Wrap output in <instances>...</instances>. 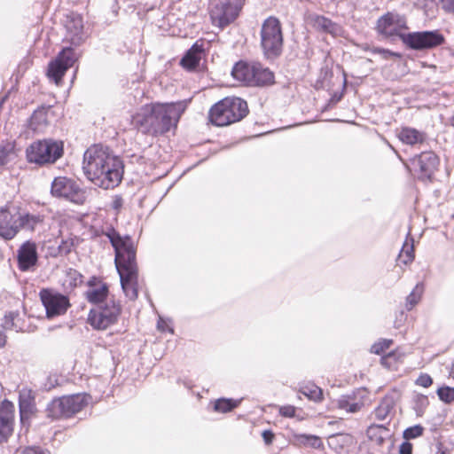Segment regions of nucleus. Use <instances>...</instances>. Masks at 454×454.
Listing matches in <instances>:
<instances>
[{
  "label": "nucleus",
  "instance_id": "1",
  "mask_svg": "<svg viewBox=\"0 0 454 454\" xmlns=\"http://www.w3.org/2000/svg\"><path fill=\"white\" fill-rule=\"evenodd\" d=\"M121 159L108 147L94 145L83 154L82 169L85 176L104 190L116 187L124 173Z\"/></svg>",
  "mask_w": 454,
  "mask_h": 454
},
{
  "label": "nucleus",
  "instance_id": "37",
  "mask_svg": "<svg viewBox=\"0 0 454 454\" xmlns=\"http://www.w3.org/2000/svg\"><path fill=\"white\" fill-rule=\"evenodd\" d=\"M437 395L441 401L445 403H450L454 401V387H441L436 391Z\"/></svg>",
  "mask_w": 454,
  "mask_h": 454
},
{
  "label": "nucleus",
  "instance_id": "10",
  "mask_svg": "<svg viewBox=\"0 0 454 454\" xmlns=\"http://www.w3.org/2000/svg\"><path fill=\"white\" fill-rule=\"evenodd\" d=\"M244 4V0H210L209 16L214 26L224 28L232 23Z\"/></svg>",
  "mask_w": 454,
  "mask_h": 454
},
{
  "label": "nucleus",
  "instance_id": "51",
  "mask_svg": "<svg viewBox=\"0 0 454 454\" xmlns=\"http://www.w3.org/2000/svg\"><path fill=\"white\" fill-rule=\"evenodd\" d=\"M340 100V94L335 93L333 98L330 99L328 105L323 109V112L330 109L331 106L336 104Z\"/></svg>",
  "mask_w": 454,
  "mask_h": 454
},
{
  "label": "nucleus",
  "instance_id": "50",
  "mask_svg": "<svg viewBox=\"0 0 454 454\" xmlns=\"http://www.w3.org/2000/svg\"><path fill=\"white\" fill-rule=\"evenodd\" d=\"M443 9L454 12V0H442Z\"/></svg>",
  "mask_w": 454,
  "mask_h": 454
},
{
  "label": "nucleus",
  "instance_id": "57",
  "mask_svg": "<svg viewBox=\"0 0 454 454\" xmlns=\"http://www.w3.org/2000/svg\"><path fill=\"white\" fill-rule=\"evenodd\" d=\"M332 121H339V119H333Z\"/></svg>",
  "mask_w": 454,
  "mask_h": 454
},
{
  "label": "nucleus",
  "instance_id": "48",
  "mask_svg": "<svg viewBox=\"0 0 454 454\" xmlns=\"http://www.w3.org/2000/svg\"><path fill=\"white\" fill-rule=\"evenodd\" d=\"M262 436L267 445L270 444L274 439V434L270 430H264Z\"/></svg>",
  "mask_w": 454,
  "mask_h": 454
},
{
  "label": "nucleus",
  "instance_id": "44",
  "mask_svg": "<svg viewBox=\"0 0 454 454\" xmlns=\"http://www.w3.org/2000/svg\"><path fill=\"white\" fill-rule=\"evenodd\" d=\"M22 454H51V451L39 446H28L22 450Z\"/></svg>",
  "mask_w": 454,
  "mask_h": 454
},
{
  "label": "nucleus",
  "instance_id": "30",
  "mask_svg": "<svg viewBox=\"0 0 454 454\" xmlns=\"http://www.w3.org/2000/svg\"><path fill=\"white\" fill-rule=\"evenodd\" d=\"M242 399L219 398L215 401L214 411L220 413H227L238 407Z\"/></svg>",
  "mask_w": 454,
  "mask_h": 454
},
{
  "label": "nucleus",
  "instance_id": "18",
  "mask_svg": "<svg viewBox=\"0 0 454 454\" xmlns=\"http://www.w3.org/2000/svg\"><path fill=\"white\" fill-rule=\"evenodd\" d=\"M18 212L12 213L6 207H0V237L12 239L19 232Z\"/></svg>",
  "mask_w": 454,
  "mask_h": 454
},
{
  "label": "nucleus",
  "instance_id": "56",
  "mask_svg": "<svg viewBox=\"0 0 454 454\" xmlns=\"http://www.w3.org/2000/svg\"><path fill=\"white\" fill-rule=\"evenodd\" d=\"M335 439H336V436H332V437H330V439H329V444L331 445V444H332V442H333V440H335Z\"/></svg>",
  "mask_w": 454,
  "mask_h": 454
},
{
  "label": "nucleus",
  "instance_id": "40",
  "mask_svg": "<svg viewBox=\"0 0 454 454\" xmlns=\"http://www.w3.org/2000/svg\"><path fill=\"white\" fill-rule=\"evenodd\" d=\"M421 294L422 287H419V286L417 285L406 298V307L409 310L411 309L419 302Z\"/></svg>",
  "mask_w": 454,
  "mask_h": 454
},
{
  "label": "nucleus",
  "instance_id": "46",
  "mask_svg": "<svg viewBox=\"0 0 454 454\" xmlns=\"http://www.w3.org/2000/svg\"><path fill=\"white\" fill-rule=\"evenodd\" d=\"M412 444L405 441L399 447V454H412Z\"/></svg>",
  "mask_w": 454,
  "mask_h": 454
},
{
  "label": "nucleus",
  "instance_id": "33",
  "mask_svg": "<svg viewBox=\"0 0 454 454\" xmlns=\"http://www.w3.org/2000/svg\"><path fill=\"white\" fill-rule=\"evenodd\" d=\"M14 155V145L12 143L0 144V167L6 165Z\"/></svg>",
  "mask_w": 454,
  "mask_h": 454
},
{
  "label": "nucleus",
  "instance_id": "15",
  "mask_svg": "<svg viewBox=\"0 0 454 454\" xmlns=\"http://www.w3.org/2000/svg\"><path fill=\"white\" fill-rule=\"evenodd\" d=\"M39 296L45 308L47 318H54L66 314L71 306L69 298L67 295L53 289H42Z\"/></svg>",
  "mask_w": 454,
  "mask_h": 454
},
{
  "label": "nucleus",
  "instance_id": "31",
  "mask_svg": "<svg viewBox=\"0 0 454 454\" xmlns=\"http://www.w3.org/2000/svg\"><path fill=\"white\" fill-rule=\"evenodd\" d=\"M299 392L311 401L319 402L322 400V389L312 382L301 385Z\"/></svg>",
  "mask_w": 454,
  "mask_h": 454
},
{
  "label": "nucleus",
  "instance_id": "6",
  "mask_svg": "<svg viewBox=\"0 0 454 454\" xmlns=\"http://www.w3.org/2000/svg\"><path fill=\"white\" fill-rule=\"evenodd\" d=\"M232 77L247 86H266L274 82V74L259 62H237L231 70Z\"/></svg>",
  "mask_w": 454,
  "mask_h": 454
},
{
  "label": "nucleus",
  "instance_id": "16",
  "mask_svg": "<svg viewBox=\"0 0 454 454\" xmlns=\"http://www.w3.org/2000/svg\"><path fill=\"white\" fill-rule=\"evenodd\" d=\"M66 40L74 46L81 45L86 39L83 20L79 14L72 13L66 18Z\"/></svg>",
  "mask_w": 454,
  "mask_h": 454
},
{
  "label": "nucleus",
  "instance_id": "34",
  "mask_svg": "<svg viewBox=\"0 0 454 454\" xmlns=\"http://www.w3.org/2000/svg\"><path fill=\"white\" fill-rule=\"evenodd\" d=\"M77 245L78 239L76 237L70 236L67 239H62L57 248L58 254L67 255Z\"/></svg>",
  "mask_w": 454,
  "mask_h": 454
},
{
  "label": "nucleus",
  "instance_id": "52",
  "mask_svg": "<svg viewBox=\"0 0 454 454\" xmlns=\"http://www.w3.org/2000/svg\"><path fill=\"white\" fill-rule=\"evenodd\" d=\"M395 356V354L393 352H390L386 356L381 357V364L385 366L390 367V363L388 360Z\"/></svg>",
  "mask_w": 454,
  "mask_h": 454
},
{
  "label": "nucleus",
  "instance_id": "13",
  "mask_svg": "<svg viewBox=\"0 0 454 454\" xmlns=\"http://www.w3.org/2000/svg\"><path fill=\"white\" fill-rule=\"evenodd\" d=\"M440 166V158L433 151H425L410 160V171L420 181L432 182Z\"/></svg>",
  "mask_w": 454,
  "mask_h": 454
},
{
  "label": "nucleus",
  "instance_id": "20",
  "mask_svg": "<svg viewBox=\"0 0 454 454\" xmlns=\"http://www.w3.org/2000/svg\"><path fill=\"white\" fill-rule=\"evenodd\" d=\"M98 279L96 277L90 278L88 281L89 289L85 292V297L87 301L98 306L99 304H103L106 301H109L107 299L109 289L108 286L106 283H101L98 286H97V282Z\"/></svg>",
  "mask_w": 454,
  "mask_h": 454
},
{
  "label": "nucleus",
  "instance_id": "41",
  "mask_svg": "<svg viewBox=\"0 0 454 454\" xmlns=\"http://www.w3.org/2000/svg\"><path fill=\"white\" fill-rule=\"evenodd\" d=\"M393 344V340H387V339H383V340H380V341L374 343L372 348H371V352L372 353H374L376 355H380L382 354L383 352H385V350H387V348H389V347Z\"/></svg>",
  "mask_w": 454,
  "mask_h": 454
},
{
  "label": "nucleus",
  "instance_id": "17",
  "mask_svg": "<svg viewBox=\"0 0 454 454\" xmlns=\"http://www.w3.org/2000/svg\"><path fill=\"white\" fill-rule=\"evenodd\" d=\"M14 405L8 400L0 404V444L7 442L13 432Z\"/></svg>",
  "mask_w": 454,
  "mask_h": 454
},
{
  "label": "nucleus",
  "instance_id": "23",
  "mask_svg": "<svg viewBox=\"0 0 454 454\" xmlns=\"http://www.w3.org/2000/svg\"><path fill=\"white\" fill-rule=\"evenodd\" d=\"M203 52V45L196 42L181 59V66L187 70L195 69L201 60Z\"/></svg>",
  "mask_w": 454,
  "mask_h": 454
},
{
  "label": "nucleus",
  "instance_id": "38",
  "mask_svg": "<svg viewBox=\"0 0 454 454\" xmlns=\"http://www.w3.org/2000/svg\"><path fill=\"white\" fill-rule=\"evenodd\" d=\"M314 25L331 34L334 33V24L328 19L322 16L313 18Z\"/></svg>",
  "mask_w": 454,
  "mask_h": 454
},
{
  "label": "nucleus",
  "instance_id": "47",
  "mask_svg": "<svg viewBox=\"0 0 454 454\" xmlns=\"http://www.w3.org/2000/svg\"><path fill=\"white\" fill-rule=\"evenodd\" d=\"M157 327L161 332L173 333L172 327H170L169 325L168 324V322L161 317H160L158 320Z\"/></svg>",
  "mask_w": 454,
  "mask_h": 454
},
{
  "label": "nucleus",
  "instance_id": "42",
  "mask_svg": "<svg viewBox=\"0 0 454 454\" xmlns=\"http://www.w3.org/2000/svg\"><path fill=\"white\" fill-rule=\"evenodd\" d=\"M67 277L70 279V285L73 286H77L83 282V276L76 270L70 269L67 272Z\"/></svg>",
  "mask_w": 454,
  "mask_h": 454
},
{
  "label": "nucleus",
  "instance_id": "43",
  "mask_svg": "<svg viewBox=\"0 0 454 454\" xmlns=\"http://www.w3.org/2000/svg\"><path fill=\"white\" fill-rule=\"evenodd\" d=\"M416 384L423 387H428L433 384V379L427 373H421L416 380Z\"/></svg>",
  "mask_w": 454,
  "mask_h": 454
},
{
  "label": "nucleus",
  "instance_id": "24",
  "mask_svg": "<svg viewBox=\"0 0 454 454\" xmlns=\"http://www.w3.org/2000/svg\"><path fill=\"white\" fill-rule=\"evenodd\" d=\"M397 137L403 144L415 145L422 144L427 139V134L411 127H402L397 133Z\"/></svg>",
  "mask_w": 454,
  "mask_h": 454
},
{
  "label": "nucleus",
  "instance_id": "28",
  "mask_svg": "<svg viewBox=\"0 0 454 454\" xmlns=\"http://www.w3.org/2000/svg\"><path fill=\"white\" fill-rule=\"evenodd\" d=\"M387 428L383 425H372L368 427L366 434L372 442H374L378 446H381L386 439L384 434H387Z\"/></svg>",
  "mask_w": 454,
  "mask_h": 454
},
{
  "label": "nucleus",
  "instance_id": "45",
  "mask_svg": "<svg viewBox=\"0 0 454 454\" xmlns=\"http://www.w3.org/2000/svg\"><path fill=\"white\" fill-rule=\"evenodd\" d=\"M295 411L296 409L293 405H284L279 408V414L286 418H294Z\"/></svg>",
  "mask_w": 454,
  "mask_h": 454
},
{
  "label": "nucleus",
  "instance_id": "22",
  "mask_svg": "<svg viewBox=\"0 0 454 454\" xmlns=\"http://www.w3.org/2000/svg\"><path fill=\"white\" fill-rule=\"evenodd\" d=\"M19 229L28 231H35L37 227L43 226L45 215L41 213H30L27 211L18 212Z\"/></svg>",
  "mask_w": 454,
  "mask_h": 454
},
{
  "label": "nucleus",
  "instance_id": "29",
  "mask_svg": "<svg viewBox=\"0 0 454 454\" xmlns=\"http://www.w3.org/2000/svg\"><path fill=\"white\" fill-rule=\"evenodd\" d=\"M294 440L299 446L310 447L313 449H320L323 444L320 437L314 434H298L294 435Z\"/></svg>",
  "mask_w": 454,
  "mask_h": 454
},
{
  "label": "nucleus",
  "instance_id": "53",
  "mask_svg": "<svg viewBox=\"0 0 454 454\" xmlns=\"http://www.w3.org/2000/svg\"><path fill=\"white\" fill-rule=\"evenodd\" d=\"M6 343V335L3 332V330L0 329V348H3Z\"/></svg>",
  "mask_w": 454,
  "mask_h": 454
},
{
  "label": "nucleus",
  "instance_id": "49",
  "mask_svg": "<svg viewBox=\"0 0 454 454\" xmlns=\"http://www.w3.org/2000/svg\"><path fill=\"white\" fill-rule=\"evenodd\" d=\"M378 51L382 55V57L386 59H389L390 57H400V54L393 52L389 50L385 49H378Z\"/></svg>",
  "mask_w": 454,
  "mask_h": 454
},
{
  "label": "nucleus",
  "instance_id": "9",
  "mask_svg": "<svg viewBox=\"0 0 454 454\" xmlns=\"http://www.w3.org/2000/svg\"><path fill=\"white\" fill-rule=\"evenodd\" d=\"M89 395L75 394L53 399L46 407L47 416L52 419L71 418L88 403Z\"/></svg>",
  "mask_w": 454,
  "mask_h": 454
},
{
  "label": "nucleus",
  "instance_id": "4",
  "mask_svg": "<svg viewBox=\"0 0 454 454\" xmlns=\"http://www.w3.org/2000/svg\"><path fill=\"white\" fill-rule=\"evenodd\" d=\"M115 252V266L120 276L121 286L129 300L137 298L138 270L136 262V251L129 236H121L112 226L103 231Z\"/></svg>",
  "mask_w": 454,
  "mask_h": 454
},
{
  "label": "nucleus",
  "instance_id": "39",
  "mask_svg": "<svg viewBox=\"0 0 454 454\" xmlns=\"http://www.w3.org/2000/svg\"><path fill=\"white\" fill-rule=\"evenodd\" d=\"M424 427L421 425H415L406 428L403 433V437L406 440L415 439L419 437L424 433Z\"/></svg>",
  "mask_w": 454,
  "mask_h": 454
},
{
  "label": "nucleus",
  "instance_id": "19",
  "mask_svg": "<svg viewBox=\"0 0 454 454\" xmlns=\"http://www.w3.org/2000/svg\"><path fill=\"white\" fill-rule=\"evenodd\" d=\"M17 259L21 271H27L34 267L38 261L35 243L31 240L24 242L18 249Z\"/></svg>",
  "mask_w": 454,
  "mask_h": 454
},
{
  "label": "nucleus",
  "instance_id": "36",
  "mask_svg": "<svg viewBox=\"0 0 454 454\" xmlns=\"http://www.w3.org/2000/svg\"><path fill=\"white\" fill-rule=\"evenodd\" d=\"M429 404V401L427 395H417L414 399V411L418 417H422L425 413L427 407Z\"/></svg>",
  "mask_w": 454,
  "mask_h": 454
},
{
  "label": "nucleus",
  "instance_id": "11",
  "mask_svg": "<svg viewBox=\"0 0 454 454\" xmlns=\"http://www.w3.org/2000/svg\"><path fill=\"white\" fill-rule=\"evenodd\" d=\"M121 311L120 304L110 299L90 309L88 322L93 329L105 330L117 322Z\"/></svg>",
  "mask_w": 454,
  "mask_h": 454
},
{
  "label": "nucleus",
  "instance_id": "12",
  "mask_svg": "<svg viewBox=\"0 0 454 454\" xmlns=\"http://www.w3.org/2000/svg\"><path fill=\"white\" fill-rule=\"evenodd\" d=\"M51 194L55 198L65 199L77 205L84 204L87 199L86 191L76 181L67 176H58L53 179Z\"/></svg>",
  "mask_w": 454,
  "mask_h": 454
},
{
  "label": "nucleus",
  "instance_id": "7",
  "mask_svg": "<svg viewBox=\"0 0 454 454\" xmlns=\"http://www.w3.org/2000/svg\"><path fill=\"white\" fill-rule=\"evenodd\" d=\"M260 45L267 59H275L283 51L284 38L279 20L270 16L262 24Z\"/></svg>",
  "mask_w": 454,
  "mask_h": 454
},
{
  "label": "nucleus",
  "instance_id": "14",
  "mask_svg": "<svg viewBox=\"0 0 454 454\" xmlns=\"http://www.w3.org/2000/svg\"><path fill=\"white\" fill-rule=\"evenodd\" d=\"M77 57L72 47H64L48 64L47 77L59 85L66 72L74 66Z\"/></svg>",
  "mask_w": 454,
  "mask_h": 454
},
{
  "label": "nucleus",
  "instance_id": "21",
  "mask_svg": "<svg viewBox=\"0 0 454 454\" xmlns=\"http://www.w3.org/2000/svg\"><path fill=\"white\" fill-rule=\"evenodd\" d=\"M19 408L20 420L23 423L25 419H28L29 417L34 414L36 411L35 396L33 392L27 388H22L19 393Z\"/></svg>",
  "mask_w": 454,
  "mask_h": 454
},
{
  "label": "nucleus",
  "instance_id": "2",
  "mask_svg": "<svg viewBox=\"0 0 454 454\" xmlns=\"http://www.w3.org/2000/svg\"><path fill=\"white\" fill-rule=\"evenodd\" d=\"M408 28L405 16L396 12H387L377 21L379 34L391 40L399 38L409 50L424 51L445 43V37L439 30L402 32Z\"/></svg>",
  "mask_w": 454,
  "mask_h": 454
},
{
  "label": "nucleus",
  "instance_id": "3",
  "mask_svg": "<svg viewBox=\"0 0 454 454\" xmlns=\"http://www.w3.org/2000/svg\"><path fill=\"white\" fill-rule=\"evenodd\" d=\"M187 105L186 100L145 105L132 115V124L143 134L163 135L177 126Z\"/></svg>",
  "mask_w": 454,
  "mask_h": 454
},
{
  "label": "nucleus",
  "instance_id": "25",
  "mask_svg": "<svg viewBox=\"0 0 454 454\" xmlns=\"http://www.w3.org/2000/svg\"><path fill=\"white\" fill-rule=\"evenodd\" d=\"M415 252H414V239L408 233L407 238L402 247V249L399 253L397 261L404 265H408L414 261Z\"/></svg>",
  "mask_w": 454,
  "mask_h": 454
},
{
  "label": "nucleus",
  "instance_id": "8",
  "mask_svg": "<svg viewBox=\"0 0 454 454\" xmlns=\"http://www.w3.org/2000/svg\"><path fill=\"white\" fill-rule=\"evenodd\" d=\"M63 153V142L49 138L33 142L26 150V157L30 163L44 166L55 163Z\"/></svg>",
  "mask_w": 454,
  "mask_h": 454
},
{
  "label": "nucleus",
  "instance_id": "27",
  "mask_svg": "<svg viewBox=\"0 0 454 454\" xmlns=\"http://www.w3.org/2000/svg\"><path fill=\"white\" fill-rule=\"evenodd\" d=\"M1 326L6 331H15L16 333L23 331V325L20 324V318L18 313H6L3 318Z\"/></svg>",
  "mask_w": 454,
  "mask_h": 454
},
{
  "label": "nucleus",
  "instance_id": "5",
  "mask_svg": "<svg viewBox=\"0 0 454 454\" xmlns=\"http://www.w3.org/2000/svg\"><path fill=\"white\" fill-rule=\"evenodd\" d=\"M248 114L247 103L237 97H227L215 103L209 110L208 118L218 127L241 121Z\"/></svg>",
  "mask_w": 454,
  "mask_h": 454
},
{
  "label": "nucleus",
  "instance_id": "32",
  "mask_svg": "<svg viewBox=\"0 0 454 454\" xmlns=\"http://www.w3.org/2000/svg\"><path fill=\"white\" fill-rule=\"evenodd\" d=\"M47 124L46 114L43 111H35L30 117L28 128L35 132H39Z\"/></svg>",
  "mask_w": 454,
  "mask_h": 454
},
{
  "label": "nucleus",
  "instance_id": "26",
  "mask_svg": "<svg viewBox=\"0 0 454 454\" xmlns=\"http://www.w3.org/2000/svg\"><path fill=\"white\" fill-rule=\"evenodd\" d=\"M395 401L393 395H386L382 398L378 407L374 410L375 418L378 420H385L394 411Z\"/></svg>",
  "mask_w": 454,
  "mask_h": 454
},
{
  "label": "nucleus",
  "instance_id": "54",
  "mask_svg": "<svg viewBox=\"0 0 454 454\" xmlns=\"http://www.w3.org/2000/svg\"><path fill=\"white\" fill-rule=\"evenodd\" d=\"M436 454H450L446 450L442 449V443L438 445V451Z\"/></svg>",
  "mask_w": 454,
  "mask_h": 454
},
{
  "label": "nucleus",
  "instance_id": "55",
  "mask_svg": "<svg viewBox=\"0 0 454 454\" xmlns=\"http://www.w3.org/2000/svg\"><path fill=\"white\" fill-rule=\"evenodd\" d=\"M342 75L344 76L343 81H342V93H343L345 90V88H346V84H347L346 74L343 71H342Z\"/></svg>",
  "mask_w": 454,
  "mask_h": 454
},
{
  "label": "nucleus",
  "instance_id": "35",
  "mask_svg": "<svg viewBox=\"0 0 454 454\" xmlns=\"http://www.w3.org/2000/svg\"><path fill=\"white\" fill-rule=\"evenodd\" d=\"M364 407L362 400L353 401L349 396H342V411L348 413L358 412Z\"/></svg>",
  "mask_w": 454,
  "mask_h": 454
}]
</instances>
